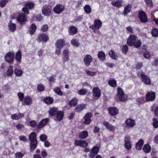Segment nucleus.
I'll return each mask as SVG.
<instances>
[{
  "label": "nucleus",
  "instance_id": "nucleus-1",
  "mask_svg": "<svg viewBox=\"0 0 158 158\" xmlns=\"http://www.w3.org/2000/svg\"><path fill=\"white\" fill-rule=\"evenodd\" d=\"M136 35H130L127 41V44L130 46H134L136 48H139L141 45V42L140 40H136Z\"/></svg>",
  "mask_w": 158,
  "mask_h": 158
},
{
  "label": "nucleus",
  "instance_id": "nucleus-2",
  "mask_svg": "<svg viewBox=\"0 0 158 158\" xmlns=\"http://www.w3.org/2000/svg\"><path fill=\"white\" fill-rule=\"evenodd\" d=\"M146 101L147 102L153 101L156 97L155 93L153 92H149L145 95Z\"/></svg>",
  "mask_w": 158,
  "mask_h": 158
},
{
  "label": "nucleus",
  "instance_id": "nucleus-3",
  "mask_svg": "<svg viewBox=\"0 0 158 158\" xmlns=\"http://www.w3.org/2000/svg\"><path fill=\"white\" fill-rule=\"evenodd\" d=\"M138 17L140 21L142 23H145L148 22L147 16L143 11H140L139 12Z\"/></svg>",
  "mask_w": 158,
  "mask_h": 158
},
{
  "label": "nucleus",
  "instance_id": "nucleus-4",
  "mask_svg": "<svg viewBox=\"0 0 158 158\" xmlns=\"http://www.w3.org/2000/svg\"><path fill=\"white\" fill-rule=\"evenodd\" d=\"M117 96L119 100L121 101H126L127 99V97L125 96L122 89L120 88H118L117 89Z\"/></svg>",
  "mask_w": 158,
  "mask_h": 158
},
{
  "label": "nucleus",
  "instance_id": "nucleus-5",
  "mask_svg": "<svg viewBox=\"0 0 158 158\" xmlns=\"http://www.w3.org/2000/svg\"><path fill=\"white\" fill-rule=\"evenodd\" d=\"M64 5L57 4L53 8V11L55 13L58 14L61 13L64 10Z\"/></svg>",
  "mask_w": 158,
  "mask_h": 158
},
{
  "label": "nucleus",
  "instance_id": "nucleus-6",
  "mask_svg": "<svg viewBox=\"0 0 158 158\" xmlns=\"http://www.w3.org/2000/svg\"><path fill=\"white\" fill-rule=\"evenodd\" d=\"M48 39L49 37L47 35L44 33H41L38 35L37 40L39 42H43L45 43Z\"/></svg>",
  "mask_w": 158,
  "mask_h": 158
},
{
  "label": "nucleus",
  "instance_id": "nucleus-7",
  "mask_svg": "<svg viewBox=\"0 0 158 158\" xmlns=\"http://www.w3.org/2000/svg\"><path fill=\"white\" fill-rule=\"evenodd\" d=\"M99 150V147L97 146L94 147L91 149L89 154V157L90 158H94L98 152Z\"/></svg>",
  "mask_w": 158,
  "mask_h": 158
},
{
  "label": "nucleus",
  "instance_id": "nucleus-8",
  "mask_svg": "<svg viewBox=\"0 0 158 158\" xmlns=\"http://www.w3.org/2000/svg\"><path fill=\"white\" fill-rule=\"evenodd\" d=\"M102 23L101 21L100 20H95L94 21V25H92L89 27L92 29L94 30V32H95V29H98L102 26Z\"/></svg>",
  "mask_w": 158,
  "mask_h": 158
},
{
  "label": "nucleus",
  "instance_id": "nucleus-9",
  "mask_svg": "<svg viewBox=\"0 0 158 158\" xmlns=\"http://www.w3.org/2000/svg\"><path fill=\"white\" fill-rule=\"evenodd\" d=\"M147 46L146 45H143L141 47V50L140 53H143V56L146 58L148 59L150 57L149 52L147 50Z\"/></svg>",
  "mask_w": 158,
  "mask_h": 158
},
{
  "label": "nucleus",
  "instance_id": "nucleus-10",
  "mask_svg": "<svg viewBox=\"0 0 158 158\" xmlns=\"http://www.w3.org/2000/svg\"><path fill=\"white\" fill-rule=\"evenodd\" d=\"M17 20L20 24L23 25L27 21V19L25 14L19 13V17L17 18Z\"/></svg>",
  "mask_w": 158,
  "mask_h": 158
},
{
  "label": "nucleus",
  "instance_id": "nucleus-11",
  "mask_svg": "<svg viewBox=\"0 0 158 158\" xmlns=\"http://www.w3.org/2000/svg\"><path fill=\"white\" fill-rule=\"evenodd\" d=\"M74 144L77 146L85 148L88 145V143L85 141L81 140H76L75 141Z\"/></svg>",
  "mask_w": 158,
  "mask_h": 158
},
{
  "label": "nucleus",
  "instance_id": "nucleus-12",
  "mask_svg": "<svg viewBox=\"0 0 158 158\" xmlns=\"http://www.w3.org/2000/svg\"><path fill=\"white\" fill-rule=\"evenodd\" d=\"M93 96L98 99L101 96V91L97 87H95L93 89Z\"/></svg>",
  "mask_w": 158,
  "mask_h": 158
},
{
  "label": "nucleus",
  "instance_id": "nucleus-13",
  "mask_svg": "<svg viewBox=\"0 0 158 158\" xmlns=\"http://www.w3.org/2000/svg\"><path fill=\"white\" fill-rule=\"evenodd\" d=\"M92 116V114L90 113H87L84 117L85 120L84 123V124L88 125L91 122V118Z\"/></svg>",
  "mask_w": 158,
  "mask_h": 158
},
{
  "label": "nucleus",
  "instance_id": "nucleus-14",
  "mask_svg": "<svg viewBox=\"0 0 158 158\" xmlns=\"http://www.w3.org/2000/svg\"><path fill=\"white\" fill-rule=\"evenodd\" d=\"M92 58L89 55H85L84 58V62L86 66H89V65L90 63L92 60Z\"/></svg>",
  "mask_w": 158,
  "mask_h": 158
},
{
  "label": "nucleus",
  "instance_id": "nucleus-15",
  "mask_svg": "<svg viewBox=\"0 0 158 158\" xmlns=\"http://www.w3.org/2000/svg\"><path fill=\"white\" fill-rule=\"evenodd\" d=\"M125 123L129 128H132L135 125V121L131 118L127 119L125 121Z\"/></svg>",
  "mask_w": 158,
  "mask_h": 158
},
{
  "label": "nucleus",
  "instance_id": "nucleus-16",
  "mask_svg": "<svg viewBox=\"0 0 158 158\" xmlns=\"http://www.w3.org/2000/svg\"><path fill=\"white\" fill-rule=\"evenodd\" d=\"M22 53L21 51H18L16 54L15 57V59L17 62L16 64L17 66L20 64L21 61Z\"/></svg>",
  "mask_w": 158,
  "mask_h": 158
},
{
  "label": "nucleus",
  "instance_id": "nucleus-17",
  "mask_svg": "<svg viewBox=\"0 0 158 158\" xmlns=\"http://www.w3.org/2000/svg\"><path fill=\"white\" fill-rule=\"evenodd\" d=\"M49 118H48L42 119L37 126V128L39 129L44 127L47 124Z\"/></svg>",
  "mask_w": 158,
  "mask_h": 158
},
{
  "label": "nucleus",
  "instance_id": "nucleus-18",
  "mask_svg": "<svg viewBox=\"0 0 158 158\" xmlns=\"http://www.w3.org/2000/svg\"><path fill=\"white\" fill-rule=\"evenodd\" d=\"M103 125L106 128L111 131H113L115 130V127L110 124L107 121H104L103 122Z\"/></svg>",
  "mask_w": 158,
  "mask_h": 158
},
{
  "label": "nucleus",
  "instance_id": "nucleus-19",
  "mask_svg": "<svg viewBox=\"0 0 158 158\" xmlns=\"http://www.w3.org/2000/svg\"><path fill=\"white\" fill-rule=\"evenodd\" d=\"M108 109L109 113L112 116H115L118 114V110L115 107H109Z\"/></svg>",
  "mask_w": 158,
  "mask_h": 158
},
{
  "label": "nucleus",
  "instance_id": "nucleus-20",
  "mask_svg": "<svg viewBox=\"0 0 158 158\" xmlns=\"http://www.w3.org/2000/svg\"><path fill=\"white\" fill-rule=\"evenodd\" d=\"M23 104L26 105H30L32 103L31 98L29 96H26L23 100Z\"/></svg>",
  "mask_w": 158,
  "mask_h": 158
},
{
  "label": "nucleus",
  "instance_id": "nucleus-21",
  "mask_svg": "<svg viewBox=\"0 0 158 158\" xmlns=\"http://www.w3.org/2000/svg\"><path fill=\"white\" fill-rule=\"evenodd\" d=\"M24 116V114L23 113H16L12 114L11 116V118L13 120H19L23 118Z\"/></svg>",
  "mask_w": 158,
  "mask_h": 158
},
{
  "label": "nucleus",
  "instance_id": "nucleus-22",
  "mask_svg": "<svg viewBox=\"0 0 158 158\" xmlns=\"http://www.w3.org/2000/svg\"><path fill=\"white\" fill-rule=\"evenodd\" d=\"M65 45V41L64 40L62 39H59L58 40L55 44L56 47H59L62 48Z\"/></svg>",
  "mask_w": 158,
  "mask_h": 158
},
{
  "label": "nucleus",
  "instance_id": "nucleus-23",
  "mask_svg": "<svg viewBox=\"0 0 158 158\" xmlns=\"http://www.w3.org/2000/svg\"><path fill=\"white\" fill-rule=\"evenodd\" d=\"M69 51L68 50H65L63 52V59L65 62L68 61L69 60Z\"/></svg>",
  "mask_w": 158,
  "mask_h": 158
},
{
  "label": "nucleus",
  "instance_id": "nucleus-24",
  "mask_svg": "<svg viewBox=\"0 0 158 158\" xmlns=\"http://www.w3.org/2000/svg\"><path fill=\"white\" fill-rule=\"evenodd\" d=\"M142 81L145 84L147 85H150L151 84V81L150 78L147 76L145 75L141 79Z\"/></svg>",
  "mask_w": 158,
  "mask_h": 158
},
{
  "label": "nucleus",
  "instance_id": "nucleus-25",
  "mask_svg": "<svg viewBox=\"0 0 158 158\" xmlns=\"http://www.w3.org/2000/svg\"><path fill=\"white\" fill-rule=\"evenodd\" d=\"M30 149L31 151L33 152L36 148L37 144V141H30Z\"/></svg>",
  "mask_w": 158,
  "mask_h": 158
},
{
  "label": "nucleus",
  "instance_id": "nucleus-26",
  "mask_svg": "<svg viewBox=\"0 0 158 158\" xmlns=\"http://www.w3.org/2000/svg\"><path fill=\"white\" fill-rule=\"evenodd\" d=\"M59 111L57 108L53 107L50 109L48 113L51 116H53L56 115Z\"/></svg>",
  "mask_w": 158,
  "mask_h": 158
},
{
  "label": "nucleus",
  "instance_id": "nucleus-27",
  "mask_svg": "<svg viewBox=\"0 0 158 158\" xmlns=\"http://www.w3.org/2000/svg\"><path fill=\"white\" fill-rule=\"evenodd\" d=\"M98 57L99 60L102 61L105 60L106 58V55L102 51H99L98 54Z\"/></svg>",
  "mask_w": 158,
  "mask_h": 158
},
{
  "label": "nucleus",
  "instance_id": "nucleus-28",
  "mask_svg": "<svg viewBox=\"0 0 158 158\" xmlns=\"http://www.w3.org/2000/svg\"><path fill=\"white\" fill-rule=\"evenodd\" d=\"M69 31L70 35H73L77 32V29L74 26H71L69 29Z\"/></svg>",
  "mask_w": 158,
  "mask_h": 158
},
{
  "label": "nucleus",
  "instance_id": "nucleus-29",
  "mask_svg": "<svg viewBox=\"0 0 158 158\" xmlns=\"http://www.w3.org/2000/svg\"><path fill=\"white\" fill-rule=\"evenodd\" d=\"M56 115V120L59 121L63 119L64 114L63 112L59 111Z\"/></svg>",
  "mask_w": 158,
  "mask_h": 158
},
{
  "label": "nucleus",
  "instance_id": "nucleus-30",
  "mask_svg": "<svg viewBox=\"0 0 158 158\" xmlns=\"http://www.w3.org/2000/svg\"><path fill=\"white\" fill-rule=\"evenodd\" d=\"M29 139L30 141H37L36 135L35 132H32L29 135Z\"/></svg>",
  "mask_w": 158,
  "mask_h": 158
},
{
  "label": "nucleus",
  "instance_id": "nucleus-31",
  "mask_svg": "<svg viewBox=\"0 0 158 158\" xmlns=\"http://www.w3.org/2000/svg\"><path fill=\"white\" fill-rule=\"evenodd\" d=\"M78 100V99L77 98L74 97L70 101L69 105L71 106H76L77 104Z\"/></svg>",
  "mask_w": 158,
  "mask_h": 158
},
{
  "label": "nucleus",
  "instance_id": "nucleus-32",
  "mask_svg": "<svg viewBox=\"0 0 158 158\" xmlns=\"http://www.w3.org/2000/svg\"><path fill=\"white\" fill-rule=\"evenodd\" d=\"M88 135V133L86 131H83L81 132L79 134V138L81 139L86 138Z\"/></svg>",
  "mask_w": 158,
  "mask_h": 158
},
{
  "label": "nucleus",
  "instance_id": "nucleus-33",
  "mask_svg": "<svg viewBox=\"0 0 158 158\" xmlns=\"http://www.w3.org/2000/svg\"><path fill=\"white\" fill-rule=\"evenodd\" d=\"M146 102V99L145 100L144 98L143 97H139L136 99V104L139 106L144 104Z\"/></svg>",
  "mask_w": 158,
  "mask_h": 158
},
{
  "label": "nucleus",
  "instance_id": "nucleus-34",
  "mask_svg": "<svg viewBox=\"0 0 158 158\" xmlns=\"http://www.w3.org/2000/svg\"><path fill=\"white\" fill-rule=\"evenodd\" d=\"M54 100L52 98L50 97H47L44 99V101L47 104L50 105L53 102Z\"/></svg>",
  "mask_w": 158,
  "mask_h": 158
},
{
  "label": "nucleus",
  "instance_id": "nucleus-35",
  "mask_svg": "<svg viewBox=\"0 0 158 158\" xmlns=\"http://www.w3.org/2000/svg\"><path fill=\"white\" fill-rule=\"evenodd\" d=\"M111 4L114 6L118 8H120L121 7L123 6L122 0H118L116 2H112Z\"/></svg>",
  "mask_w": 158,
  "mask_h": 158
},
{
  "label": "nucleus",
  "instance_id": "nucleus-36",
  "mask_svg": "<svg viewBox=\"0 0 158 158\" xmlns=\"http://www.w3.org/2000/svg\"><path fill=\"white\" fill-rule=\"evenodd\" d=\"M42 13L45 16H49L51 15V10L49 8H44L42 9Z\"/></svg>",
  "mask_w": 158,
  "mask_h": 158
},
{
  "label": "nucleus",
  "instance_id": "nucleus-37",
  "mask_svg": "<svg viewBox=\"0 0 158 158\" xmlns=\"http://www.w3.org/2000/svg\"><path fill=\"white\" fill-rule=\"evenodd\" d=\"M143 143L144 141L143 139H140L136 144L135 147L138 150L140 149L142 147Z\"/></svg>",
  "mask_w": 158,
  "mask_h": 158
},
{
  "label": "nucleus",
  "instance_id": "nucleus-38",
  "mask_svg": "<svg viewBox=\"0 0 158 158\" xmlns=\"http://www.w3.org/2000/svg\"><path fill=\"white\" fill-rule=\"evenodd\" d=\"M151 110L154 112L155 115L158 116V106L154 104L151 107Z\"/></svg>",
  "mask_w": 158,
  "mask_h": 158
},
{
  "label": "nucleus",
  "instance_id": "nucleus-39",
  "mask_svg": "<svg viewBox=\"0 0 158 158\" xmlns=\"http://www.w3.org/2000/svg\"><path fill=\"white\" fill-rule=\"evenodd\" d=\"M14 73L16 76L19 77L22 76L23 73V71L20 69L15 68L14 70Z\"/></svg>",
  "mask_w": 158,
  "mask_h": 158
},
{
  "label": "nucleus",
  "instance_id": "nucleus-40",
  "mask_svg": "<svg viewBox=\"0 0 158 158\" xmlns=\"http://www.w3.org/2000/svg\"><path fill=\"white\" fill-rule=\"evenodd\" d=\"M85 12L87 14L90 13L91 11V8L89 5H85L84 7Z\"/></svg>",
  "mask_w": 158,
  "mask_h": 158
},
{
  "label": "nucleus",
  "instance_id": "nucleus-41",
  "mask_svg": "<svg viewBox=\"0 0 158 158\" xmlns=\"http://www.w3.org/2000/svg\"><path fill=\"white\" fill-rule=\"evenodd\" d=\"M131 9V6L130 5H127L124 8L123 11L124 14L126 15L130 12Z\"/></svg>",
  "mask_w": 158,
  "mask_h": 158
},
{
  "label": "nucleus",
  "instance_id": "nucleus-42",
  "mask_svg": "<svg viewBox=\"0 0 158 158\" xmlns=\"http://www.w3.org/2000/svg\"><path fill=\"white\" fill-rule=\"evenodd\" d=\"M110 56L114 60H115L117 58V56L115 54L113 50H110L109 52Z\"/></svg>",
  "mask_w": 158,
  "mask_h": 158
},
{
  "label": "nucleus",
  "instance_id": "nucleus-43",
  "mask_svg": "<svg viewBox=\"0 0 158 158\" xmlns=\"http://www.w3.org/2000/svg\"><path fill=\"white\" fill-rule=\"evenodd\" d=\"M151 146L148 144H145L143 148V150L146 153H149L151 151Z\"/></svg>",
  "mask_w": 158,
  "mask_h": 158
},
{
  "label": "nucleus",
  "instance_id": "nucleus-44",
  "mask_svg": "<svg viewBox=\"0 0 158 158\" xmlns=\"http://www.w3.org/2000/svg\"><path fill=\"white\" fill-rule=\"evenodd\" d=\"M85 104L81 105L78 106L75 109V111L77 112H80L85 108Z\"/></svg>",
  "mask_w": 158,
  "mask_h": 158
},
{
  "label": "nucleus",
  "instance_id": "nucleus-45",
  "mask_svg": "<svg viewBox=\"0 0 158 158\" xmlns=\"http://www.w3.org/2000/svg\"><path fill=\"white\" fill-rule=\"evenodd\" d=\"M88 92L87 89H81L78 91L77 93L78 94L81 95H85Z\"/></svg>",
  "mask_w": 158,
  "mask_h": 158
},
{
  "label": "nucleus",
  "instance_id": "nucleus-46",
  "mask_svg": "<svg viewBox=\"0 0 158 158\" xmlns=\"http://www.w3.org/2000/svg\"><path fill=\"white\" fill-rule=\"evenodd\" d=\"M108 83L111 86L114 87L117 85L116 81L114 79H110L108 81Z\"/></svg>",
  "mask_w": 158,
  "mask_h": 158
},
{
  "label": "nucleus",
  "instance_id": "nucleus-47",
  "mask_svg": "<svg viewBox=\"0 0 158 158\" xmlns=\"http://www.w3.org/2000/svg\"><path fill=\"white\" fill-rule=\"evenodd\" d=\"M53 90L56 94L59 95H62L63 94L62 92L59 87H56L54 88Z\"/></svg>",
  "mask_w": 158,
  "mask_h": 158
},
{
  "label": "nucleus",
  "instance_id": "nucleus-48",
  "mask_svg": "<svg viewBox=\"0 0 158 158\" xmlns=\"http://www.w3.org/2000/svg\"><path fill=\"white\" fill-rule=\"evenodd\" d=\"M71 44L76 47H78L79 45V43L75 39H73L71 40Z\"/></svg>",
  "mask_w": 158,
  "mask_h": 158
},
{
  "label": "nucleus",
  "instance_id": "nucleus-49",
  "mask_svg": "<svg viewBox=\"0 0 158 158\" xmlns=\"http://www.w3.org/2000/svg\"><path fill=\"white\" fill-rule=\"evenodd\" d=\"M152 35L155 37L158 36V30L156 28L153 29L151 32Z\"/></svg>",
  "mask_w": 158,
  "mask_h": 158
},
{
  "label": "nucleus",
  "instance_id": "nucleus-50",
  "mask_svg": "<svg viewBox=\"0 0 158 158\" xmlns=\"http://www.w3.org/2000/svg\"><path fill=\"white\" fill-rule=\"evenodd\" d=\"M37 89L40 92H41L44 91L45 89L44 85L42 84H39L37 86Z\"/></svg>",
  "mask_w": 158,
  "mask_h": 158
},
{
  "label": "nucleus",
  "instance_id": "nucleus-51",
  "mask_svg": "<svg viewBox=\"0 0 158 158\" xmlns=\"http://www.w3.org/2000/svg\"><path fill=\"white\" fill-rule=\"evenodd\" d=\"M47 138V135L44 134H41L40 136V140L44 142L46 141Z\"/></svg>",
  "mask_w": 158,
  "mask_h": 158
},
{
  "label": "nucleus",
  "instance_id": "nucleus-52",
  "mask_svg": "<svg viewBox=\"0 0 158 158\" xmlns=\"http://www.w3.org/2000/svg\"><path fill=\"white\" fill-rule=\"evenodd\" d=\"M86 73L88 75L91 76H94L97 74L96 72H92L89 70H86Z\"/></svg>",
  "mask_w": 158,
  "mask_h": 158
},
{
  "label": "nucleus",
  "instance_id": "nucleus-53",
  "mask_svg": "<svg viewBox=\"0 0 158 158\" xmlns=\"http://www.w3.org/2000/svg\"><path fill=\"white\" fill-rule=\"evenodd\" d=\"M128 46L125 45L123 46L122 51L123 53L126 54L128 51Z\"/></svg>",
  "mask_w": 158,
  "mask_h": 158
},
{
  "label": "nucleus",
  "instance_id": "nucleus-54",
  "mask_svg": "<svg viewBox=\"0 0 158 158\" xmlns=\"http://www.w3.org/2000/svg\"><path fill=\"white\" fill-rule=\"evenodd\" d=\"M23 156V154L20 152H16L15 154V157L16 158H22Z\"/></svg>",
  "mask_w": 158,
  "mask_h": 158
},
{
  "label": "nucleus",
  "instance_id": "nucleus-55",
  "mask_svg": "<svg viewBox=\"0 0 158 158\" xmlns=\"http://www.w3.org/2000/svg\"><path fill=\"white\" fill-rule=\"evenodd\" d=\"M153 125L155 128L158 127V121L156 118H154L153 119Z\"/></svg>",
  "mask_w": 158,
  "mask_h": 158
},
{
  "label": "nucleus",
  "instance_id": "nucleus-56",
  "mask_svg": "<svg viewBox=\"0 0 158 158\" xmlns=\"http://www.w3.org/2000/svg\"><path fill=\"white\" fill-rule=\"evenodd\" d=\"M34 5V4L32 2H28L25 5V7L29 9H31L33 7Z\"/></svg>",
  "mask_w": 158,
  "mask_h": 158
},
{
  "label": "nucleus",
  "instance_id": "nucleus-57",
  "mask_svg": "<svg viewBox=\"0 0 158 158\" xmlns=\"http://www.w3.org/2000/svg\"><path fill=\"white\" fill-rule=\"evenodd\" d=\"M5 58L7 62L10 63V52H8L6 54Z\"/></svg>",
  "mask_w": 158,
  "mask_h": 158
},
{
  "label": "nucleus",
  "instance_id": "nucleus-58",
  "mask_svg": "<svg viewBox=\"0 0 158 158\" xmlns=\"http://www.w3.org/2000/svg\"><path fill=\"white\" fill-rule=\"evenodd\" d=\"M8 0H1L0 1V6L1 7H4L7 2H8Z\"/></svg>",
  "mask_w": 158,
  "mask_h": 158
},
{
  "label": "nucleus",
  "instance_id": "nucleus-59",
  "mask_svg": "<svg viewBox=\"0 0 158 158\" xmlns=\"http://www.w3.org/2000/svg\"><path fill=\"white\" fill-rule=\"evenodd\" d=\"M16 29V25L15 24L10 23V31L13 32Z\"/></svg>",
  "mask_w": 158,
  "mask_h": 158
},
{
  "label": "nucleus",
  "instance_id": "nucleus-60",
  "mask_svg": "<svg viewBox=\"0 0 158 158\" xmlns=\"http://www.w3.org/2000/svg\"><path fill=\"white\" fill-rule=\"evenodd\" d=\"M18 96L19 97L20 101H22L24 99V94L21 92H19L18 94Z\"/></svg>",
  "mask_w": 158,
  "mask_h": 158
},
{
  "label": "nucleus",
  "instance_id": "nucleus-61",
  "mask_svg": "<svg viewBox=\"0 0 158 158\" xmlns=\"http://www.w3.org/2000/svg\"><path fill=\"white\" fill-rule=\"evenodd\" d=\"M30 126L33 127H35L37 126V123L34 120L31 121L29 123Z\"/></svg>",
  "mask_w": 158,
  "mask_h": 158
},
{
  "label": "nucleus",
  "instance_id": "nucleus-62",
  "mask_svg": "<svg viewBox=\"0 0 158 158\" xmlns=\"http://www.w3.org/2000/svg\"><path fill=\"white\" fill-rule=\"evenodd\" d=\"M146 4L149 7L152 6L153 5V3L152 0H144Z\"/></svg>",
  "mask_w": 158,
  "mask_h": 158
},
{
  "label": "nucleus",
  "instance_id": "nucleus-63",
  "mask_svg": "<svg viewBox=\"0 0 158 158\" xmlns=\"http://www.w3.org/2000/svg\"><path fill=\"white\" fill-rule=\"evenodd\" d=\"M124 146L125 148L127 150H129L131 148V143H125Z\"/></svg>",
  "mask_w": 158,
  "mask_h": 158
},
{
  "label": "nucleus",
  "instance_id": "nucleus-64",
  "mask_svg": "<svg viewBox=\"0 0 158 158\" xmlns=\"http://www.w3.org/2000/svg\"><path fill=\"white\" fill-rule=\"evenodd\" d=\"M20 140L23 141L24 142H27V138L26 136H25L21 135L19 137Z\"/></svg>",
  "mask_w": 158,
  "mask_h": 158
}]
</instances>
